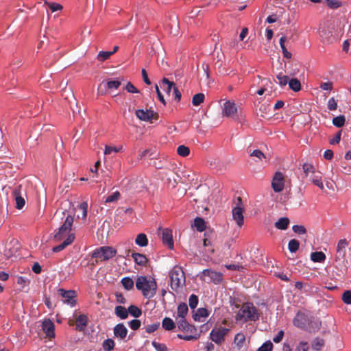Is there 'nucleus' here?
<instances>
[{"mask_svg": "<svg viewBox=\"0 0 351 351\" xmlns=\"http://www.w3.org/2000/svg\"><path fill=\"white\" fill-rule=\"evenodd\" d=\"M136 287L142 292L146 298H153L156 292L157 284L153 278L147 276H138L136 280Z\"/></svg>", "mask_w": 351, "mask_h": 351, "instance_id": "nucleus-1", "label": "nucleus"}, {"mask_svg": "<svg viewBox=\"0 0 351 351\" xmlns=\"http://www.w3.org/2000/svg\"><path fill=\"white\" fill-rule=\"evenodd\" d=\"M258 319V313L257 308L251 302L243 304L236 315L237 321L243 322H255Z\"/></svg>", "mask_w": 351, "mask_h": 351, "instance_id": "nucleus-2", "label": "nucleus"}, {"mask_svg": "<svg viewBox=\"0 0 351 351\" xmlns=\"http://www.w3.org/2000/svg\"><path fill=\"white\" fill-rule=\"evenodd\" d=\"M169 277L171 279V287L174 291H177L185 284L184 272L180 267H174L169 273Z\"/></svg>", "mask_w": 351, "mask_h": 351, "instance_id": "nucleus-3", "label": "nucleus"}, {"mask_svg": "<svg viewBox=\"0 0 351 351\" xmlns=\"http://www.w3.org/2000/svg\"><path fill=\"white\" fill-rule=\"evenodd\" d=\"M117 254V250L112 247L102 246L95 249L92 253V258H95L96 261H106L114 257Z\"/></svg>", "mask_w": 351, "mask_h": 351, "instance_id": "nucleus-4", "label": "nucleus"}, {"mask_svg": "<svg viewBox=\"0 0 351 351\" xmlns=\"http://www.w3.org/2000/svg\"><path fill=\"white\" fill-rule=\"evenodd\" d=\"M73 223V217L71 215H68L64 223L58 228V232L54 235V239L60 241L65 237H68L71 230V227Z\"/></svg>", "mask_w": 351, "mask_h": 351, "instance_id": "nucleus-5", "label": "nucleus"}, {"mask_svg": "<svg viewBox=\"0 0 351 351\" xmlns=\"http://www.w3.org/2000/svg\"><path fill=\"white\" fill-rule=\"evenodd\" d=\"M230 331L229 328L222 326L214 328L210 333V338L215 343L221 345L225 341V337Z\"/></svg>", "mask_w": 351, "mask_h": 351, "instance_id": "nucleus-6", "label": "nucleus"}, {"mask_svg": "<svg viewBox=\"0 0 351 351\" xmlns=\"http://www.w3.org/2000/svg\"><path fill=\"white\" fill-rule=\"evenodd\" d=\"M237 204L235 207L232 208V217L233 219L236 221L237 224L241 227L244 223V217H243V211L244 208L241 206L242 204V199L241 197H237Z\"/></svg>", "mask_w": 351, "mask_h": 351, "instance_id": "nucleus-7", "label": "nucleus"}, {"mask_svg": "<svg viewBox=\"0 0 351 351\" xmlns=\"http://www.w3.org/2000/svg\"><path fill=\"white\" fill-rule=\"evenodd\" d=\"M58 294L62 298L63 303L66 304L71 307L74 306L76 304V292L73 290L66 291L63 289H59L58 290Z\"/></svg>", "mask_w": 351, "mask_h": 351, "instance_id": "nucleus-8", "label": "nucleus"}, {"mask_svg": "<svg viewBox=\"0 0 351 351\" xmlns=\"http://www.w3.org/2000/svg\"><path fill=\"white\" fill-rule=\"evenodd\" d=\"M285 179L283 173L277 171L273 176L271 181V187L274 192L280 193L284 190Z\"/></svg>", "mask_w": 351, "mask_h": 351, "instance_id": "nucleus-9", "label": "nucleus"}, {"mask_svg": "<svg viewBox=\"0 0 351 351\" xmlns=\"http://www.w3.org/2000/svg\"><path fill=\"white\" fill-rule=\"evenodd\" d=\"M136 117L142 121H150L152 122V119H158V114L153 110H136L135 112Z\"/></svg>", "mask_w": 351, "mask_h": 351, "instance_id": "nucleus-10", "label": "nucleus"}, {"mask_svg": "<svg viewBox=\"0 0 351 351\" xmlns=\"http://www.w3.org/2000/svg\"><path fill=\"white\" fill-rule=\"evenodd\" d=\"M237 108L234 101H227L223 104V116L234 118L237 114Z\"/></svg>", "mask_w": 351, "mask_h": 351, "instance_id": "nucleus-11", "label": "nucleus"}, {"mask_svg": "<svg viewBox=\"0 0 351 351\" xmlns=\"http://www.w3.org/2000/svg\"><path fill=\"white\" fill-rule=\"evenodd\" d=\"M293 324L295 326L305 329L309 324V320L307 315L302 312H298L293 320Z\"/></svg>", "mask_w": 351, "mask_h": 351, "instance_id": "nucleus-12", "label": "nucleus"}, {"mask_svg": "<svg viewBox=\"0 0 351 351\" xmlns=\"http://www.w3.org/2000/svg\"><path fill=\"white\" fill-rule=\"evenodd\" d=\"M349 245V242L346 239H340L337 245L336 260L344 259L346 257V249Z\"/></svg>", "mask_w": 351, "mask_h": 351, "instance_id": "nucleus-13", "label": "nucleus"}, {"mask_svg": "<svg viewBox=\"0 0 351 351\" xmlns=\"http://www.w3.org/2000/svg\"><path fill=\"white\" fill-rule=\"evenodd\" d=\"M204 277H208L210 282L219 284L222 280V274L210 269H205L202 272Z\"/></svg>", "mask_w": 351, "mask_h": 351, "instance_id": "nucleus-14", "label": "nucleus"}, {"mask_svg": "<svg viewBox=\"0 0 351 351\" xmlns=\"http://www.w3.org/2000/svg\"><path fill=\"white\" fill-rule=\"evenodd\" d=\"M162 241L163 244L168 246L169 249L173 248V241L171 230L168 228L162 230Z\"/></svg>", "mask_w": 351, "mask_h": 351, "instance_id": "nucleus-15", "label": "nucleus"}, {"mask_svg": "<svg viewBox=\"0 0 351 351\" xmlns=\"http://www.w3.org/2000/svg\"><path fill=\"white\" fill-rule=\"evenodd\" d=\"M42 328L46 336L52 338L55 336V326L50 319H45L43 322Z\"/></svg>", "mask_w": 351, "mask_h": 351, "instance_id": "nucleus-16", "label": "nucleus"}, {"mask_svg": "<svg viewBox=\"0 0 351 351\" xmlns=\"http://www.w3.org/2000/svg\"><path fill=\"white\" fill-rule=\"evenodd\" d=\"M177 325L180 330L187 332L189 333H195L197 332L195 326L189 324L186 319L177 320Z\"/></svg>", "mask_w": 351, "mask_h": 351, "instance_id": "nucleus-17", "label": "nucleus"}, {"mask_svg": "<svg viewBox=\"0 0 351 351\" xmlns=\"http://www.w3.org/2000/svg\"><path fill=\"white\" fill-rule=\"evenodd\" d=\"M21 185L16 186L12 191L14 197H15L16 207L17 209H21L25 204V199L21 195Z\"/></svg>", "mask_w": 351, "mask_h": 351, "instance_id": "nucleus-18", "label": "nucleus"}, {"mask_svg": "<svg viewBox=\"0 0 351 351\" xmlns=\"http://www.w3.org/2000/svg\"><path fill=\"white\" fill-rule=\"evenodd\" d=\"M245 336L243 333L239 332L237 334L234 339V343L239 351H245L246 350Z\"/></svg>", "mask_w": 351, "mask_h": 351, "instance_id": "nucleus-19", "label": "nucleus"}, {"mask_svg": "<svg viewBox=\"0 0 351 351\" xmlns=\"http://www.w3.org/2000/svg\"><path fill=\"white\" fill-rule=\"evenodd\" d=\"M114 335L116 337L123 339L128 335V329L123 324H118L114 328Z\"/></svg>", "mask_w": 351, "mask_h": 351, "instance_id": "nucleus-20", "label": "nucleus"}, {"mask_svg": "<svg viewBox=\"0 0 351 351\" xmlns=\"http://www.w3.org/2000/svg\"><path fill=\"white\" fill-rule=\"evenodd\" d=\"M74 239V234H69L62 243L53 247L52 251L57 253L63 250L66 246L71 245L73 242Z\"/></svg>", "mask_w": 351, "mask_h": 351, "instance_id": "nucleus-21", "label": "nucleus"}, {"mask_svg": "<svg viewBox=\"0 0 351 351\" xmlns=\"http://www.w3.org/2000/svg\"><path fill=\"white\" fill-rule=\"evenodd\" d=\"M19 249L18 242L16 241H11L8 245L5 250V255L8 257L15 256Z\"/></svg>", "mask_w": 351, "mask_h": 351, "instance_id": "nucleus-22", "label": "nucleus"}, {"mask_svg": "<svg viewBox=\"0 0 351 351\" xmlns=\"http://www.w3.org/2000/svg\"><path fill=\"white\" fill-rule=\"evenodd\" d=\"M132 257L134 262L141 266H145L148 261L147 258L143 254L134 252L132 254Z\"/></svg>", "mask_w": 351, "mask_h": 351, "instance_id": "nucleus-23", "label": "nucleus"}, {"mask_svg": "<svg viewBox=\"0 0 351 351\" xmlns=\"http://www.w3.org/2000/svg\"><path fill=\"white\" fill-rule=\"evenodd\" d=\"M88 318L85 315H80L76 318V328L79 331H82L87 325Z\"/></svg>", "mask_w": 351, "mask_h": 351, "instance_id": "nucleus-24", "label": "nucleus"}, {"mask_svg": "<svg viewBox=\"0 0 351 351\" xmlns=\"http://www.w3.org/2000/svg\"><path fill=\"white\" fill-rule=\"evenodd\" d=\"M209 312L205 308H199L197 310L196 313L193 314V318L195 321H201V318H206L208 317Z\"/></svg>", "mask_w": 351, "mask_h": 351, "instance_id": "nucleus-25", "label": "nucleus"}, {"mask_svg": "<svg viewBox=\"0 0 351 351\" xmlns=\"http://www.w3.org/2000/svg\"><path fill=\"white\" fill-rule=\"evenodd\" d=\"M189 311L188 306L186 303H180L177 308V315L180 319H185Z\"/></svg>", "mask_w": 351, "mask_h": 351, "instance_id": "nucleus-26", "label": "nucleus"}, {"mask_svg": "<svg viewBox=\"0 0 351 351\" xmlns=\"http://www.w3.org/2000/svg\"><path fill=\"white\" fill-rule=\"evenodd\" d=\"M161 88H162L167 94H170L171 89L174 90V87L176 85L174 82H170L168 79L164 77L162 80V83L160 84Z\"/></svg>", "mask_w": 351, "mask_h": 351, "instance_id": "nucleus-27", "label": "nucleus"}, {"mask_svg": "<svg viewBox=\"0 0 351 351\" xmlns=\"http://www.w3.org/2000/svg\"><path fill=\"white\" fill-rule=\"evenodd\" d=\"M326 258L325 254L322 252H315L311 254V259L315 263H323Z\"/></svg>", "mask_w": 351, "mask_h": 351, "instance_id": "nucleus-28", "label": "nucleus"}, {"mask_svg": "<svg viewBox=\"0 0 351 351\" xmlns=\"http://www.w3.org/2000/svg\"><path fill=\"white\" fill-rule=\"evenodd\" d=\"M116 315L122 319H126L128 316V311L124 306H117L114 308Z\"/></svg>", "mask_w": 351, "mask_h": 351, "instance_id": "nucleus-29", "label": "nucleus"}, {"mask_svg": "<svg viewBox=\"0 0 351 351\" xmlns=\"http://www.w3.org/2000/svg\"><path fill=\"white\" fill-rule=\"evenodd\" d=\"M136 245L141 247H145L148 245V239L145 234L140 233L136 236L135 239Z\"/></svg>", "mask_w": 351, "mask_h": 351, "instance_id": "nucleus-30", "label": "nucleus"}, {"mask_svg": "<svg viewBox=\"0 0 351 351\" xmlns=\"http://www.w3.org/2000/svg\"><path fill=\"white\" fill-rule=\"evenodd\" d=\"M162 326L166 330H171L176 328V324L172 319L165 317L162 322Z\"/></svg>", "mask_w": 351, "mask_h": 351, "instance_id": "nucleus-31", "label": "nucleus"}, {"mask_svg": "<svg viewBox=\"0 0 351 351\" xmlns=\"http://www.w3.org/2000/svg\"><path fill=\"white\" fill-rule=\"evenodd\" d=\"M289 224V219L287 217H281L275 223V227L279 230H286Z\"/></svg>", "mask_w": 351, "mask_h": 351, "instance_id": "nucleus-32", "label": "nucleus"}, {"mask_svg": "<svg viewBox=\"0 0 351 351\" xmlns=\"http://www.w3.org/2000/svg\"><path fill=\"white\" fill-rule=\"evenodd\" d=\"M320 174H321L320 172H318L317 173H315L311 177V180L315 185L318 186L321 190H323L324 184H323L322 176Z\"/></svg>", "mask_w": 351, "mask_h": 351, "instance_id": "nucleus-33", "label": "nucleus"}, {"mask_svg": "<svg viewBox=\"0 0 351 351\" xmlns=\"http://www.w3.org/2000/svg\"><path fill=\"white\" fill-rule=\"evenodd\" d=\"M194 226L197 231L202 232L206 229V222L204 219L196 217L194 219Z\"/></svg>", "mask_w": 351, "mask_h": 351, "instance_id": "nucleus-34", "label": "nucleus"}, {"mask_svg": "<svg viewBox=\"0 0 351 351\" xmlns=\"http://www.w3.org/2000/svg\"><path fill=\"white\" fill-rule=\"evenodd\" d=\"M302 169L306 177L309 176L310 174H315L316 173L315 167L311 163H304Z\"/></svg>", "mask_w": 351, "mask_h": 351, "instance_id": "nucleus-35", "label": "nucleus"}, {"mask_svg": "<svg viewBox=\"0 0 351 351\" xmlns=\"http://www.w3.org/2000/svg\"><path fill=\"white\" fill-rule=\"evenodd\" d=\"M324 345V340L323 339L317 337L312 343V348L316 351H320Z\"/></svg>", "mask_w": 351, "mask_h": 351, "instance_id": "nucleus-36", "label": "nucleus"}, {"mask_svg": "<svg viewBox=\"0 0 351 351\" xmlns=\"http://www.w3.org/2000/svg\"><path fill=\"white\" fill-rule=\"evenodd\" d=\"M289 88L293 91H299L301 89V84L300 82L295 79H291L288 82Z\"/></svg>", "mask_w": 351, "mask_h": 351, "instance_id": "nucleus-37", "label": "nucleus"}, {"mask_svg": "<svg viewBox=\"0 0 351 351\" xmlns=\"http://www.w3.org/2000/svg\"><path fill=\"white\" fill-rule=\"evenodd\" d=\"M121 284L126 290H130L134 287V281L130 277H125L121 280Z\"/></svg>", "mask_w": 351, "mask_h": 351, "instance_id": "nucleus-38", "label": "nucleus"}, {"mask_svg": "<svg viewBox=\"0 0 351 351\" xmlns=\"http://www.w3.org/2000/svg\"><path fill=\"white\" fill-rule=\"evenodd\" d=\"M128 313L134 317H139L142 314L141 310L134 305L130 306L128 308Z\"/></svg>", "mask_w": 351, "mask_h": 351, "instance_id": "nucleus-39", "label": "nucleus"}, {"mask_svg": "<svg viewBox=\"0 0 351 351\" xmlns=\"http://www.w3.org/2000/svg\"><path fill=\"white\" fill-rule=\"evenodd\" d=\"M300 247V242L297 239H291L288 243V249L291 252H295Z\"/></svg>", "mask_w": 351, "mask_h": 351, "instance_id": "nucleus-40", "label": "nucleus"}, {"mask_svg": "<svg viewBox=\"0 0 351 351\" xmlns=\"http://www.w3.org/2000/svg\"><path fill=\"white\" fill-rule=\"evenodd\" d=\"M200 335L196 332L195 333H191L190 335H183L180 334H178L177 337L180 339H184L185 341H193L197 340L199 337Z\"/></svg>", "mask_w": 351, "mask_h": 351, "instance_id": "nucleus-41", "label": "nucleus"}, {"mask_svg": "<svg viewBox=\"0 0 351 351\" xmlns=\"http://www.w3.org/2000/svg\"><path fill=\"white\" fill-rule=\"evenodd\" d=\"M115 343L112 339H106L102 344L103 348L105 351H112L114 348Z\"/></svg>", "mask_w": 351, "mask_h": 351, "instance_id": "nucleus-42", "label": "nucleus"}, {"mask_svg": "<svg viewBox=\"0 0 351 351\" xmlns=\"http://www.w3.org/2000/svg\"><path fill=\"white\" fill-rule=\"evenodd\" d=\"M177 153L179 156L186 157L190 154V149L185 145H180L177 148Z\"/></svg>", "mask_w": 351, "mask_h": 351, "instance_id": "nucleus-43", "label": "nucleus"}, {"mask_svg": "<svg viewBox=\"0 0 351 351\" xmlns=\"http://www.w3.org/2000/svg\"><path fill=\"white\" fill-rule=\"evenodd\" d=\"M204 95L203 93H197L193 97L192 103L193 106H197L202 104L204 101Z\"/></svg>", "mask_w": 351, "mask_h": 351, "instance_id": "nucleus-44", "label": "nucleus"}, {"mask_svg": "<svg viewBox=\"0 0 351 351\" xmlns=\"http://www.w3.org/2000/svg\"><path fill=\"white\" fill-rule=\"evenodd\" d=\"M345 121H346V119H345L344 116L340 115V116L333 118L332 123L336 127L341 128V127L343 126V125L345 123Z\"/></svg>", "mask_w": 351, "mask_h": 351, "instance_id": "nucleus-45", "label": "nucleus"}, {"mask_svg": "<svg viewBox=\"0 0 351 351\" xmlns=\"http://www.w3.org/2000/svg\"><path fill=\"white\" fill-rule=\"evenodd\" d=\"M120 196V193L119 191H115L106 198L105 203L115 202L119 199Z\"/></svg>", "mask_w": 351, "mask_h": 351, "instance_id": "nucleus-46", "label": "nucleus"}, {"mask_svg": "<svg viewBox=\"0 0 351 351\" xmlns=\"http://www.w3.org/2000/svg\"><path fill=\"white\" fill-rule=\"evenodd\" d=\"M122 148H123L122 146L116 147L106 145L105 147L104 154L108 155V154H112V152H114V153L120 152L122 150Z\"/></svg>", "mask_w": 351, "mask_h": 351, "instance_id": "nucleus-47", "label": "nucleus"}, {"mask_svg": "<svg viewBox=\"0 0 351 351\" xmlns=\"http://www.w3.org/2000/svg\"><path fill=\"white\" fill-rule=\"evenodd\" d=\"M198 297L196 295L192 294L190 295L189 298V305L191 308L194 309L196 308L198 304Z\"/></svg>", "mask_w": 351, "mask_h": 351, "instance_id": "nucleus-48", "label": "nucleus"}, {"mask_svg": "<svg viewBox=\"0 0 351 351\" xmlns=\"http://www.w3.org/2000/svg\"><path fill=\"white\" fill-rule=\"evenodd\" d=\"M112 55V53H110V51H99L97 55V60L99 61H105L108 60L111 56Z\"/></svg>", "mask_w": 351, "mask_h": 351, "instance_id": "nucleus-49", "label": "nucleus"}, {"mask_svg": "<svg viewBox=\"0 0 351 351\" xmlns=\"http://www.w3.org/2000/svg\"><path fill=\"white\" fill-rule=\"evenodd\" d=\"M45 4L48 5L49 8L51 9V12H53L61 10L62 9V6L60 4L55 3V2L49 3L47 1H45Z\"/></svg>", "mask_w": 351, "mask_h": 351, "instance_id": "nucleus-50", "label": "nucleus"}, {"mask_svg": "<svg viewBox=\"0 0 351 351\" xmlns=\"http://www.w3.org/2000/svg\"><path fill=\"white\" fill-rule=\"evenodd\" d=\"M121 84L119 80H108L106 82V87L108 89H117Z\"/></svg>", "mask_w": 351, "mask_h": 351, "instance_id": "nucleus-51", "label": "nucleus"}, {"mask_svg": "<svg viewBox=\"0 0 351 351\" xmlns=\"http://www.w3.org/2000/svg\"><path fill=\"white\" fill-rule=\"evenodd\" d=\"M342 300L345 304H351V290H347L343 293Z\"/></svg>", "mask_w": 351, "mask_h": 351, "instance_id": "nucleus-52", "label": "nucleus"}, {"mask_svg": "<svg viewBox=\"0 0 351 351\" xmlns=\"http://www.w3.org/2000/svg\"><path fill=\"white\" fill-rule=\"evenodd\" d=\"M278 83L281 86H286L289 82V77L287 75H283L282 73H279L277 75Z\"/></svg>", "mask_w": 351, "mask_h": 351, "instance_id": "nucleus-53", "label": "nucleus"}, {"mask_svg": "<svg viewBox=\"0 0 351 351\" xmlns=\"http://www.w3.org/2000/svg\"><path fill=\"white\" fill-rule=\"evenodd\" d=\"M152 346L157 351H168V348L164 343L152 341Z\"/></svg>", "mask_w": 351, "mask_h": 351, "instance_id": "nucleus-54", "label": "nucleus"}, {"mask_svg": "<svg viewBox=\"0 0 351 351\" xmlns=\"http://www.w3.org/2000/svg\"><path fill=\"white\" fill-rule=\"evenodd\" d=\"M160 326V323L156 322L152 324H149L145 327V331L147 333H152L156 331Z\"/></svg>", "mask_w": 351, "mask_h": 351, "instance_id": "nucleus-55", "label": "nucleus"}, {"mask_svg": "<svg viewBox=\"0 0 351 351\" xmlns=\"http://www.w3.org/2000/svg\"><path fill=\"white\" fill-rule=\"evenodd\" d=\"M292 230L294 232L300 234H304L306 232V230L304 226H300V225H294L292 227Z\"/></svg>", "mask_w": 351, "mask_h": 351, "instance_id": "nucleus-56", "label": "nucleus"}, {"mask_svg": "<svg viewBox=\"0 0 351 351\" xmlns=\"http://www.w3.org/2000/svg\"><path fill=\"white\" fill-rule=\"evenodd\" d=\"M273 348V344L270 341L265 342L263 343L257 351H271Z\"/></svg>", "mask_w": 351, "mask_h": 351, "instance_id": "nucleus-57", "label": "nucleus"}, {"mask_svg": "<svg viewBox=\"0 0 351 351\" xmlns=\"http://www.w3.org/2000/svg\"><path fill=\"white\" fill-rule=\"evenodd\" d=\"M129 326L134 330H138L141 326V321L138 319H132L129 323Z\"/></svg>", "mask_w": 351, "mask_h": 351, "instance_id": "nucleus-58", "label": "nucleus"}, {"mask_svg": "<svg viewBox=\"0 0 351 351\" xmlns=\"http://www.w3.org/2000/svg\"><path fill=\"white\" fill-rule=\"evenodd\" d=\"M250 156L256 157L260 160L265 158V154L259 149H255L251 152Z\"/></svg>", "mask_w": 351, "mask_h": 351, "instance_id": "nucleus-59", "label": "nucleus"}, {"mask_svg": "<svg viewBox=\"0 0 351 351\" xmlns=\"http://www.w3.org/2000/svg\"><path fill=\"white\" fill-rule=\"evenodd\" d=\"M327 5L330 8H337L341 6L338 0H326Z\"/></svg>", "mask_w": 351, "mask_h": 351, "instance_id": "nucleus-60", "label": "nucleus"}, {"mask_svg": "<svg viewBox=\"0 0 351 351\" xmlns=\"http://www.w3.org/2000/svg\"><path fill=\"white\" fill-rule=\"evenodd\" d=\"M337 108V103L336 100L332 97L328 101V108L330 110H335Z\"/></svg>", "mask_w": 351, "mask_h": 351, "instance_id": "nucleus-61", "label": "nucleus"}, {"mask_svg": "<svg viewBox=\"0 0 351 351\" xmlns=\"http://www.w3.org/2000/svg\"><path fill=\"white\" fill-rule=\"evenodd\" d=\"M125 88L129 93H139V90L131 82H128L126 84Z\"/></svg>", "mask_w": 351, "mask_h": 351, "instance_id": "nucleus-62", "label": "nucleus"}, {"mask_svg": "<svg viewBox=\"0 0 351 351\" xmlns=\"http://www.w3.org/2000/svg\"><path fill=\"white\" fill-rule=\"evenodd\" d=\"M88 204L86 202H82L80 205V209L82 210V218L85 219L87 215Z\"/></svg>", "mask_w": 351, "mask_h": 351, "instance_id": "nucleus-63", "label": "nucleus"}, {"mask_svg": "<svg viewBox=\"0 0 351 351\" xmlns=\"http://www.w3.org/2000/svg\"><path fill=\"white\" fill-rule=\"evenodd\" d=\"M308 344L307 342L302 341L300 343L299 346L297 347V351H308Z\"/></svg>", "mask_w": 351, "mask_h": 351, "instance_id": "nucleus-64", "label": "nucleus"}]
</instances>
